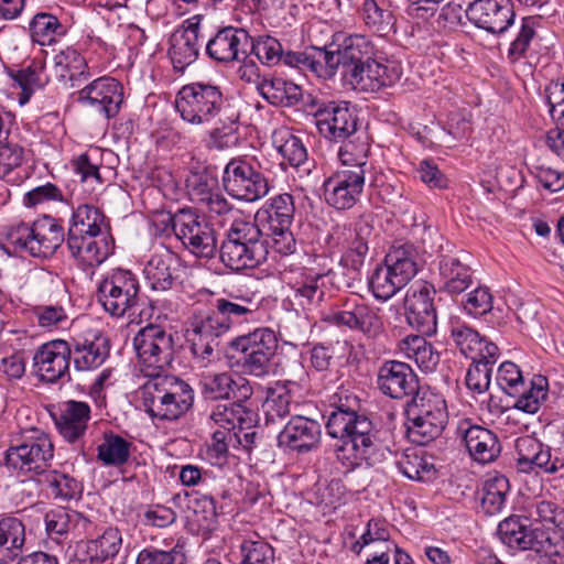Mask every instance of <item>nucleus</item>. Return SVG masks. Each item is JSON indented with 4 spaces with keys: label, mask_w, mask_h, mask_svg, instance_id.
<instances>
[{
    "label": "nucleus",
    "mask_w": 564,
    "mask_h": 564,
    "mask_svg": "<svg viewBox=\"0 0 564 564\" xmlns=\"http://www.w3.org/2000/svg\"><path fill=\"white\" fill-rule=\"evenodd\" d=\"M207 310L227 333L234 326L256 321L260 312V302L253 296L229 294L215 299Z\"/></svg>",
    "instance_id": "nucleus-36"
},
{
    "label": "nucleus",
    "mask_w": 564,
    "mask_h": 564,
    "mask_svg": "<svg viewBox=\"0 0 564 564\" xmlns=\"http://www.w3.org/2000/svg\"><path fill=\"white\" fill-rule=\"evenodd\" d=\"M43 520L46 535L57 544L79 539L91 528L90 517L63 506L47 510Z\"/></svg>",
    "instance_id": "nucleus-32"
},
{
    "label": "nucleus",
    "mask_w": 564,
    "mask_h": 564,
    "mask_svg": "<svg viewBox=\"0 0 564 564\" xmlns=\"http://www.w3.org/2000/svg\"><path fill=\"white\" fill-rule=\"evenodd\" d=\"M433 264L438 290L443 293L459 295L474 282L473 270L460 259L459 252H440Z\"/></svg>",
    "instance_id": "nucleus-35"
},
{
    "label": "nucleus",
    "mask_w": 564,
    "mask_h": 564,
    "mask_svg": "<svg viewBox=\"0 0 564 564\" xmlns=\"http://www.w3.org/2000/svg\"><path fill=\"white\" fill-rule=\"evenodd\" d=\"M66 236L62 220L47 214L31 223H15L6 232L7 242L13 247L14 252L37 259L52 258L66 241Z\"/></svg>",
    "instance_id": "nucleus-8"
},
{
    "label": "nucleus",
    "mask_w": 564,
    "mask_h": 564,
    "mask_svg": "<svg viewBox=\"0 0 564 564\" xmlns=\"http://www.w3.org/2000/svg\"><path fill=\"white\" fill-rule=\"evenodd\" d=\"M50 414L64 442L83 449L91 419L90 405L85 401L67 400L50 411Z\"/></svg>",
    "instance_id": "nucleus-28"
},
{
    "label": "nucleus",
    "mask_w": 564,
    "mask_h": 564,
    "mask_svg": "<svg viewBox=\"0 0 564 564\" xmlns=\"http://www.w3.org/2000/svg\"><path fill=\"white\" fill-rule=\"evenodd\" d=\"M517 468L522 473L541 469L545 474L554 475L564 468V460L552 456L551 447L538 438L524 435L516 441Z\"/></svg>",
    "instance_id": "nucleus-34"
},
{
    "label": "nucleus",
    "mask_w": 564,
    "mask_h": 564,
    "mask_svg": "<svg viewBox=\"0 0 564 564\" xmlns=\"http://www.w3.org/2000/svg\"><path fill=\"white\" fill-rule=\"evenodd\" d=\"M51 435L41 429H31L18 445H11L4 453V465L18 475L33 478L42 476L54 458Z\"/></svg>",
    "instance_id": "nucleus-13"
},
{
    "label": "nucleus",
    "mask_w": 564,
    "mask_h": 564,
    "mask_svg": "<svg viewBox=\"0 0 564 564\" xmlns=\"http://www.w3.org/2000/svg\"><path fill=\"white\" fill-rule=\"evenodd\" d=\"M318 133L330 142H339L354 135L360 128L356 106L345 100H332L328 110L316 122Z\"/></svg>",
    "instance_id": "nucleus-33"
},
{
    "label": "nucleus",
    "mask_w": 564,
    "mask_h": 564,
    "mask_svg": "<svg viewBox=\"0 0 564 564\" xmlns=\"http://www.w3.org/2000/svg\"><path fill=\"white\" fill-rule=\"evenodd\" d=\"M204 15L195 14L184 20L171 34L167 55L174 70L183 73L197 61L204 47V35L207 24Z\"/></svg>",
    "instance_id": "nucleus-21"
},
{
    "label": "nucleus",
    "mask_w": 564,
    "mask_h": 564,
    "mask_svg": "<svg viewBox=\"0 0 564 564\" xmlns=\"http://www.w3.org/2000/svg\"><path fill=\"white\" fill-rule=\"evenodd\" d=\"M249 32L239 26L225 25L213 29L207 25L204 35V55L212 63L230 65L249 57Z\"/></svg>",
    "instance_id": "nucleus-18"
},
{
    "label": "nucleus",
    "mask_w": 564,
    "mask_h": 564,
    "mask_svg": "<svg viewBox=\"0 0 564 564\" xmlns=\"http://www.w3.org/2000/svg\"><path fill=\"white\" fill-rule=\"evenodd\" d=\"M372 231V215L362 214L352 223L332 226L325 237L329 250L341 251L339 265L348 271L350 281L345 283L348 289L354 286V281L360 279Z\"/></svg>",
    "instance_id": "nucleus-7"
},
{
    "label": "nucleus",
    "mask_w": 564,
    "mask_h": 564,
    "mask_svg": "<svg viewBox=\"0 0 564 564\" xmlns=\"http://www.w3.org/2000/svg\"><path fill=\"white\" fill-rule=\"evenodd\" d=\"M175 108L191 124H213L209 138L217 149L237 144L240 110L220 86L203 80L186 84L176 94Z\"/></svg>",
    "instance_id": "nucleus-2"
},
{
    "label": "nucleus",
    "mask_w": 564,
    "mask_h": 564,
    "mask_svg": "<svg viewBox=\"0 0 564 564\" xmlns=\"http://www.w3.org/2000/svg\"><path fill=\"white\" fill-rule=\"evenodd\" d=\"M319 321L343 334L358 333L369 339L377 338L384 330L379 308L356 293L337 296L326 310L319 312Z\"/></svg>",
    "instance_id": "nucleus-6"
},
{
    "label": "nucleus",
    "mask_w": 564,
    "mask_h": 564,
    "mask_svg": "<svg viewBox=\"0 0 564 564\" xmlns=\"http://www.w3.org/2000/svg\"><path fill=\"white\" fill-rule=\"evenodd\" d=\"M294 214V197L289 193H282L264 202L258 209L253 223L264 230L291 228Z\"/></svg>",
    "instance_id": "nucleus-42"
},
{
    "label": "nucleus",
    "mask_w": 564,
    "mask_h": 564,
    "mask_svg": "<svg viewBox=\"0 0 564 564\" xmlns=\"http://www.w3.org/2000/svg\"><path fill=\"white\" fill-rule=\"evenodd\" d=\"M70 356L66 339L48 340L35 350L33 368L39 380L43 383L56 384L69 382Z\"/></svg>",
    "instance_id": "nucleus-24"
},
{
    "label": "nucleus",
    "mask_w": 564,
    "mask_h": 564,
    "mask_svg": "<svg viewBox=\"0 0 564 564\" xmlns=\"http://www.w3.org/2000/svg\"><path fill=\"white\" fill-rule=\"evenodd\" d=\"M456 436L465 445L473 460L479 464L495 462L501 453L498 435L491 430L475 424L470 419H463L456 426Z\"/></svg>",
    "instance_id": "nucleus-31"
},
{
    "label": "nucleus",
    "mask_w": 564,
    "mask_h": 564,
    "mask_svg": "<svg viewBox=\"0 0 564 564\" xmlns=\"http://www.w3.org/2000/svg\"><path fill=\"white\" fill-rule=\"evenodd\" d=\"M427 335H409L401 340L400 348L403 354L414 360L424 372L433 371L440 362V354L426 340Z\"/></svg>",
    "instance_id": "nucleus-59"
},
{
    "label": "nucleus",
    "mask_w": 564,
    "mask_h": 564,
    "mask_svg": "<svg viewBox=\"0 0 564 564\" xmlns=\"http://www.w3.org/2000/svg\"><path fill=\"white\" fill-rule=\"evenodd\" d=\"M273 164L256 156L232 158L223 172V186L232 198L246 203L257 202L272 188Z\"/></svg>",
    "instance_id": "nucleus-9"
},
{
    "label": "nucleus",
    "mask_w": 564,
    "mask_h": 564,
    "mask_svg": "<svg viewBox=\"0 0 564 564\" xmlns=\"http://www.w3.org/2000/svg\"><path fill=\"white\" fill-rule=\"evenodd\" d=\"M42 476L41 482L51 499L59 502L82 499L84 486L77 477L59 469H48Z\"/></svg>",
    "instance_id": "nucleus-45"
},
{
    "label": "nucleus",
    "mask_w": 564,
    "mask_h": 564,
    "mask_svg": "<svg viewBox=\"0 0 564 564\" xmlns=\"http://www.w3.org/2000/svg\"><path fill=\"white\" fill-rule=\"evenodd\" d=\"M269 254V241L256 223L235 219L219 247L220 262L235 272L256 269Z\"/></svg>",
    "instance_id": "nucleus-5"
},
{
    "label": "nucleus",
    "mask_w": 564,
    "mask_h": 564,
    "mask_svg": "<svg viewBox=\"0 0 564 564\" xmlns=\"http://www.w3.org/2000/svg\"><path fill=\"white\" fill-rule=\"evenodd\" d=\"M316 258L323 260V263H318V269L289 265L283 270L284 279L292 291L293 301L305 313L321 308L324 303L325 279L333 286L339 289L335 282V271L325 263L329 258L326 256Z\"/></svg>",
    "instance_id": "nucleus-15"
},
{
    "label": "nucleus",
    "mask_w": 564,
    "mask_h": 564,
    "mask_svg": "<svg viewBox=\"0 0 564 564\" xmlns=\"http://www.w3.org/2000/svg\"><path fill=\"white\" fill-rule=\"evenodd\" d=\"M54 69L59 80L78 87L90 77L87 59L79 50L67 46L54 56Z\"/></svg>",
    "instance_id": "nucleus-44"
},
{
    "label": "nucleus",
    "mask_w": 564,
    "mask_h": 564,
    "mask_svg": "<svg viewBox=\"0 0 564 564\" xmlns=\"http://www.w3.org/2000/svg\"><path fill=\"white\" fill-rule=\"evenodd\" d=\"M224 334L226 330L207 308H195L184 329L185 344L193 360L200 367L212 364Z\"/></svg>",
    "instance_id": "nucleus-16"
},
{
    "label": "nucleus",
    "mask_w": 564,
    "mask_h": 564,
    "mask_svg": "<svg viewBox=\"0 0 564 564\" xmlns=\"http://www.w3.org/2000/svg\"><path fill=\"white\" fill-rule=\"evenodd\" d=\"M162 231H172L182 245L198 258L212 259L217 252V232L206 216L192 207L163 216Z\"/></svg>",
    "instance_id": "nucleus-11"
},
{
    "label": "nucleus",
    "mask_w": 564,
    "mask_h": 564,
    "mask_svg": "<svg viewBox=\"0 0 564 564\" xmlns=\"http://www.w3.org/2000/svg\"><path fill=\"white\" fill-rule=\"evenodd\" d=\"M466 15L474 25L495 35L506 33L516 20L511 0H475Z\"/></svg>",
    "instance_id": "nucleus-30"
},
{
    "label": "nucleus",
    "mask_w": 564,
    "mask_h": 564,
    "mask_svg": "<svg viewBox=\"0 0 564 564\" xmlns=\"http://www.w3.org/2000/svg\"><path fill=\"white\" fill-rule=\"evenodd\" d=\"M232 376L228 372L207 373L199 379L200 394L205 401H229Z\"/></svg>",
    "instance_id": "nucleus-64"
},
{
    "label": "nucleus",
    "mask_w": 564,
    "mask_h": 564,
    "mask_svg": "<svg viewBox=\"0 0 564 564\" xmlns=\"http://www.w3.org/2000/svg\"><path fill=\"white\" fill-rule=\"evenodd\" d=\"M406 435L412 443L426 445L442 435L448 423L445 398L430 388L405 403Z\"/></svg>",
    "instance_id": "nucleus-10"
},
{
    "label": "nucleus",
    "mask_w": 564,
    "mask_h": 564,
    "mask_svg": "<svg viewBox=\"0 0 564 564\" xmlns=\"http://www.w3.org/2000/svg\"><path fill=\"white\" fill-rule=\"evenodd\" d=\"M486 352L487 357L471 360L465 376V384L473 394H482L488 391L494 366L500 357L491 346Z\"/></svg>",
    "instance_id": "nucleus-60"
},
{
    "label": "nucleus",
    "mask_w": 564,
    "mask_h": 564,
    "mask_svg": "<svg viewBox=\"0 0 564 564\" xmlns=\"http://www.w3.org/2000/svg\"><path fill=\"white\" fill-rule=\"evenodd\" d=\"M140 387L144 412L159 422H176L194 406L195 391L184 379L169 373L147 372Z\"/></svg>",
    "instance_id": "nucleus-3"
},
{
    "label": "nucleus",
    "mask_w": 564,
    "mask_h": 564,
    "mask_svg": "<svg viewBox=\"0 0 564 564\" xmlns=\"http://www.w3.org/2000/svg\"><path fill=\"white\" fill-rule=\"evenodd\" d=\"M510 492L509 479L499 473L489 475L478 490L480 508L487 516H495L502 511Z\"/></svg>",
    "instance_id": "nucleus-52"
},
{
    "label": "nucleus",
    "mask_w": 564,
    "mask_h": 564,
    "mask_svg": "<svg viewBox=\"0 0 564 564\" xmlns=\"http://www.w3.org/2000/svg\"><path fill=\"white\" fill-rule=\"evenodd\" d=\"M321 443V423L304 415L291 416L276 436L279 448L297 455L318 449Z\"/></svg>",
    "instance_id": "nucleus-29"
},
{
    "label": "nucleus",
    "mask_w": 564,
    "mask_h": 564,
    "mask_svg": "<svg viewBox=\"0 0 564 564\" xmlns=\"http://www.w3.org/2000/svg\"><path fill=\"white\" fill-rule=\"evenodd\" d=\"M254 55L265 66H274L283 62L285 52L280 41L271 35H250L249 56Z\"/></svg>",
    "instance_id": "nucleus-62"
},
{
    "label": "nucleus",
    "mask_w": 564,
    "mask_h": 564,
    "mask_svg": "<svg viewBox=\"0 0 564 564\" xmlns=\"http://www.w3.org/2000/svg\"><path fill=\"white\" fill-rule=\"evenodd\" d=\"M297 383L292 380H278L271 383L265 391L261 411L265 426L283 422L291 412L294 388Z\"/></svg>",
    "instance_id": "nucleus-39"
},
{
    "label": "nucleus",
    "mask_w": 564,
    "mask_h": 564,
    "mask_svg": "<svg viewBox=\"0 0 564 564\" xmlns=\"http://www.w3.org/2000/svg\"><path fill=\"white\" fill-rule=\"evenodd\" d=\"M341 143L338 150V159L341 163V167L351 170H364L367 172L368 156L370 152V143L368 142L367 134L357 129L354 135L345 140H340Z\"/></svg>",
    "instance_id": "nucleus-54"
},
{
    "label": "nucleus",
    "mask_w": 564,
    "mask_h": 564,
    "mask_svg": "<svg viewBox=\"0 0 564 564\" xmlns=\"http://www.w3.org/2000/svg\"><path fill=\"white\" fill-rule=\"evenodd\" d=\"M449 339L458 351L470 360L487 357V350L491 346L496 355H500V349L496 343L482 336L476 328L459 317L451 318L448 326Z\"/></svg>",
    "instance_id": "nucleus-38"
},
{
    "label": "nucleus",
    "mask_w": 564,
    "mask_h": 564,
    "mask_svg": "<svg viewBox=\"0 0 564 564\" xmlns=\"http://www.w3.org/2000/svg\"><path fill=\"white\" fill-rule=\"evenodd\" d=\"M209 419L228 432L236 429L243 431L250 430L254 425L257 414L249 406L229 400L215 404L210 410Z\"/></svg>",
    "instance_id": "nucleus-46"
},
{
    "label": "nucleus",
    "mask_w": 564,
    "mask_h": 564,
    "mask_svg": "<svg viewBox=\"0 0 564 564\" xmlns=\"http://www.w3.org/2000/svg\"><path fill=\"white\" fill-rule=\"evenodd\" d=\"M408 282L384 262L378 264L368 276V289L379 302L392 299Z\"/></svg>",
    "instance_id": "nucleus-55"
},
{
    "label": "nucleus",
    "mask_w": 564,
    "mask_h": 564,
    "mask_svg": "<svg viewBox=\"0 0 564 564\" xmlns=\"http://www.w3.org/2000/svg\"><path fill=\"white\" fill-rule=\"evenodd\" d=\"M403 69L401 63L388 58L383 53L375 62H362L344 69V79L355 90L377 93L383 87H391L400 80Z\"/></svg>",
    "instance_id": "nucleus-20"
},
{
    "label": "nucleus",
    "mask_w": 564,
    "mask_h": 564,
    "mask_svg": "<svg viewBox=\"0 0 564 564\" xmlns=\"http://www.w3.org/2000/svg\"><path fill=\"white\" fill-rule=\"evenodd\" d=\"M17 124L15 115L0 104V176L6 177L14 169L22 165L24 148L11 138Z\"/></svg>",
    "instance_id": "nucleus-41"
},
{
    "label": "nucleus",
    "mask_w": 564,
    "mask_h": 564,
    "mask_svg": "<svg viewBox=\"0 0 564 564\" xmlns=\"http://www.w3.org/2000/svg\"><path fill=\"white\" fill-rule=\"evenodd\" d=\"M541 15H527L521 18L514 39L508 48V58L519 61L524 58L531 46L540 41L539 30L542 29Z\"/></svg>",
    "instance_id": "nucleus-57"
},
{
    "label": "nucleus",
    "mask_w": 564,
    "mask_h": 564,
    "mask_svg": "<svg viewBox=\"0 0 564 564\" xmlns=\"http://www.w3.org/2000/svg\"><path fill=\"white\" fill-rule=\"evenodd\" d=\"M26 30L33 43L41 46H51L67 34L68 26L55 14L40 11L31 18Z\"/></svg>",
    "instance_id": "nucleus-48"
},
{
    "label": "nucleus",
    "mask_w": 564,
    "mask_h": 564,
    "mask_svg": "<svg viewBox=\"0 0 564 564\" xmlns=\"http://www.w3.org/2000/svg\"><path fill=\"white\" fill-rule=\"evenodd\" d=\"M464 312L474 318L486 317L488 323L495 316L494 296L487 286H477L465 295L462 302Z\"/></svg>",
    "instance_id": "nucleus-63"
},
{
    "label": "nucleus",
    "mask_w": 564,
    "mask_h": 564,
    "mask_svg": "<svg viewBox=\"0 0 564 564\" xmlns=\"http://www.w3.org/2000/svg\"><path fill=\"white\" fill-rule=\"evenodd\" d=\"M76 100L105 119L116 118L123 104V85L111 76H101L76 93Z\"/></svg>",
    "instance_id": "nucleus-23"
},
{
    "label": "nucleus",
    "mask_w": 564,
    "mask_h": 564,
    "mask_svg": "<svg viewBox=\"0 0 564 564\" xmlns=\"http://www.w3.org/2000/svg\"><path fill=\"white\" fill-rule=\"evenodd\" d=\"M8 75L21 88L19 102L24 105L36 89L43 88L48 83L45 74V63L42 59L33 58L20 69L7 68Z\"/></svg>",
    "instance_id": "nucleus-51"
},
{
    "label": "nucleus",
    "mask_w": 564,
    "mask_h": 564,
    "mask_svg": "<svg viewBox=\"0 0 564 564\" xmlns=\"http://www.w3.org/2000/svg\"><path fill=\"white\" fill-rule=\"evenodd\" d=\"M70 256L83 270L95 269L104 263L115 250L112 235H88L66 238Z\"/></svg>",
    "instance_id": "nucleus-37"
},
{
    "label": "nucleus",
    "mask_w": 564,
    "mask_h": 564,
    "mask_svg": "<svg viewBox=\"0 0 564 564\" xmlns=\"http://www.w3.org/2000/svg\"><path fill=\"white\" fill-rule=\"evenodd\" d=\"M96 296L105 312L112 317H123L140 304L139 276L130 269L113 268L98 282Z\"/></svg>",
    "instance_id": "nucleus-14"
},
{
    "label": "nucleus",
    "mask_w": 564,
    "mask_h": 564,
    "mask_svg": "<svg viewBox=\"0 0 564 564\" xmlns=\"http://www.w3.org/2000/svg\"><path fill=\"white\" fill-rule=\"evenodd\" d=\"M147 284L152 291L166 292L180 283V268L176 257L166 252L153 254L143 268Z\"/></svg>",
    "instance_id": "nucleus-40"
},
{
    "label": "nucleus",
    "mask_w": 564,
    "mask_h": 564,
    "mask_svg": "<svg viewBox=\"0 0 564 564\" xmlns=\"http://www.w3.org/2000/svg\"><path fill=\"white\" fill-rule=\"evenodd\" d=\"M133 346L142 371L162 373L174 360V338L162 326L149 324L141 328L133 338Z\"/></svg>",
    "instance_id": "nucleus-19"
},
{
    "label": "nucleus",
    "mask_w": 564,
    "mask_h": 564,
    "mask_svg": "<svg viewBox=\"0 0 564 564\" xmlns=\"http://www.w3.org/2000/svg\"><path fill=\"white\" fill-rule=\"evenodd\" d=\"M278 347L276 333L269 327H257L235 337L228 344L230 358L236 359L246 373L259 378L271 372Z\"/></svg>",
    "instance_id": "nucleus-12"
},
{
    "label": "nucleus",
    "mask_w": 564,
    "mask_h": 564,
    "mask_svg": "<svg viewBox=\"0 0 564 564\" xmlns=\"http://www.w3.org/2000/svg\"><path fill=\"white\" fill-rule=\"evenodd\" d=\"M339 47H341L344 69L370 59L375 62L376 57L383 53L371 39L362 34L344 35Z\"/></svg>",
    "instance_id": "nucleus-53"
},
{
    "label": "nucleus",
    "mask_w": 564,
    "mask_h": 564,
    "mask_svg": "<svg viewBox=\"0 0 564 564\" xmlns=\"http://www.w3.org/2000/svg\"><path fill=\"white\" fill-rule=\"evenodd\" d=\"M376 383L383 395L394 400L413 399L424 389L409 364L392 359L379 366Z\"/></svg>",
    "instance_id": "nucleus-27"
},
{
    "label": "nucleus",
    "mask_w": 564,
    "mask_h": 564,
    "mask_svg": "<svg viewBox=\"0 0 564 564\" xmlns=\"http://www.w3.org/2000/svg\"><path fill=\"white\" fill-rule=\"evenodd\" d=\"M257 89L262 98L276 107H295L302 99L301 86L283 77L263 78L258 83Z\"/></svg>",
    "instance_id": "nucleus-50"
},
{
    "label": "nucleus",
    "mask_w": 564,
    "mask_h": 564,
    "mask_svg": "<svg viewBox=\"0 0 564 564\" xmlns=\"http://www.w3.org/2000/svg\"><path fill=\"white\" fill-rule=\"evenodd\" d=\"M513 408L528 414H535L549 398V380L543 375H533L523 382V391L512 395Z\"/></svg>",
    "instance_id": "nucleus-56"
},
{
    "label": "nucleus",
    "mask_w": 564,
    "mask_h": 564,
    "mask_svg": "<svg viewBox=\"0 0 564 564\" xmlns=\"http://www.w3.org/2000/svg\"><path fill=\"white\" fill-rule=\"evenodd\" d=\"M435 295V286L426 281H417L406 290L403 300L405 321L419 334L434 335L436 333Z\"/></svg>",
    "instance_id": "nucleus-22"
},
{
    "label": "nucleus",
    "mask_w": 564,
    "mask_h": 564,
    "mask_svg": "<svg viewBox=\"0 0 564 564\" xmlns=\"http://www.w3.org/2000/svg\"><path fill=\"white\" fill-rule=\"evenodd\" d=\"M132 443L112 431L104 432L102 443L97 447V458L105 466L120 467L128 463Z\"/></svg>",
    "instance_id": "nucleus-61"
},
{
    "label": "nucleus",
    "mask_w": 564,
    "mask_h": 564,
    "mask_svg": "<svg viewBox=\"0 0 564 564\" xmlns=\"http://www.w3.org/2000/svg\"><path fill=\"white\" fill-rule=\"evenodd\" d=\"M366 173L359 169L339 167L323 183L324 198L336 210L352 208L362 194Z\"/></svg>",
    "instance_id": "nucleus-25"
},
{
    "label": "nucleus",
    "mask_w": 564,
    "mask_h": 564,
    "mask_svg": "<svg viewBox=\"0 0 564 564\" xmlns=\"http://www.w3.org/2000/svg\"><path fill=\"white\" fill-rule=\"evenodd\" d=\"M500 541L513 551H533L551 564L564 561V530L534 524L528 517L511 514L499 522Z\"/></svg>",
    "instance_id": "nucleus-4"
},
{
    "label": "nucleus",
    "mask_w": 564,
    "mask_h": 564,
    "mask_svg": "<svg viewBox=\"0 0 564 564\" xmlns=\"http://www.w3.org/2000/svg\"><path fill=\"white\" fill-rule=\"evenodd\" d=\"M88 235H111L109 219L104 212L90 204H80L73 208L66 238Z\"/></svg>",
    "instance_id": "nucleus-43"
},
{
    "label": "nucleus",
    "mask_w": 564,
    "mask_h": 564,
    "mask_svg": "<svg viewBox=\"0 0 564 564\" xmlns=\"http://www.w3.org/2000/svg\"><path fill=\"white\" fill-rule=\"evenodd\" d=\"M272 145L281 155L283 161L278 164L284 170L288 163L292 167L299 169L304 165L308 159L307 149L301 137L296 135L291 129L280 127L272 132Z\"/></svg>",
    "instance_id": "nucleus-47"
},
{
    "label": "nucleus",
    "mask_w": 564,
    "mask_h": 564,
    "mask_svg": "<svg viewBox=\"0 0 564 564\" xmlns=\"http://www.w3.org/2000/svg\"><path fill=\"white\" fill-rule=\"evenodd\" d=\"M25 543L23 521L11 514H0V558L17 557Z\"/></svg>",
    "instance_id": "nucleus-58"
},
{
    "label": "nucleus",
    "mask_w": 564,
    "mask_h": 564,
    "mask_svg": "<svg viewBox=\"0 0 564 564\" xmlns=\"http://www.w3.org/2000/svg\"><path fill=\"white\" fill-rule=\"evenodd\" d=\"M66 343L74 369L79 372L98 369L110 356L109 338L98 329L70 336Z\"/></svg>",
    "instance_id": "nucleus-26"
},
{
    "label": "nucleus",
    "mask_w": 564,
    "mask_h": 564,
    "mask_svg": "<svg viewBox=\"0 0 564 564\" xmlns=\"http://www.w3.org/2000/svg\"><path fill=\"white\" fill-rule=\"evenodd\" d=\"M89 533L76 543L74 564H113L122 546L121 531L90 518Z\"/></svg>",
    "instance_id": "nucleus-17"
},
{
    "label": "nucleus",
    "mask_w": 564,
    "mask_h": 564,
    "mask_svg": "<svg viewBox=\"0 0 564 564\" xmlns=\"http://www.w3.org/2000/svg\"><path fill=\"white\" fill-rule=\"evenodd\" d=\"M327 413L326 432L337 440L334 453L345 473L383 460L381 430L369 417L356 391L338 387L328 399Z\"/></svg>",
    "instance_id": "nucleus-1"
},
{
    "label": "nucleus",
    "mask_w": 564,
    "mask_h": 564,
    "mask_svg": "<svg viewBox=\"0 0 564 564\" xmlns=\"http://www.w3.org/2000/svg\"><path fill=\"white\" fill-rule=\"evenodd\" d=\"M419 260L420 251L413 242L395 240L384 256L383 262L409 283L417 274Z\"/></svg>",
    "instance_id": "nucleus-49"
}]
</instances>
